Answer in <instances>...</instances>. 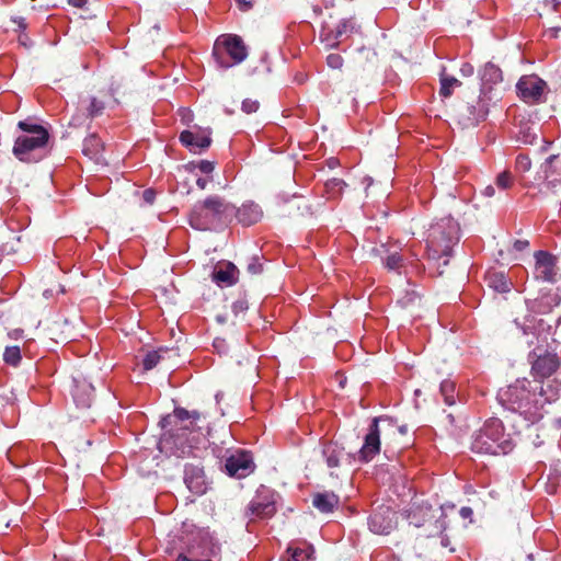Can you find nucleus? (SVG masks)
I'll return each instance as SVG.
<instances>
[{"label": "nucleus", "mask_w": 561, "mask_h": 561, "mask_svg": "<svg viewBox=\"0 0 561 561\" xmlns=\"http://www.w3.org/2000/svg\"><path fill=\"white\" fill-rule=\"evenodd\" d=\"M489 107L484 98L478 96L472 102H468L458 107L459 123L463 127L476 126L488 116Z\"/></svg>", "instance_id": "nucleus-11"}, {"label": "nucleus", "mask_w": 561, "mask_h": 561, "mask_svg": "<svg viewBox=\"0 0 561 561\" xmlns=\"http://www.w3.org/2000/svg\"><path fill=\"white\" fill-rule=\"evenodd\" d=\"M236 2L239 4L240 9L243 11L249 10L252 7L251 1H249V0H236Z\"/></svg>", "instance_id": "nucleus-53"}, {"label": "nucleus", "mask_w": 561, "mask_h": 561, "mask_svg": "<svg viewBox=\"0 0 561 561\" xmlns=\"http://www.w3.org/2000/svg\"><path fill=\"white\" fill-rule=\"evenodd\" d=\"M381 253L386 254L382 259L383 265L389 271H399L403 266V257L398 251V247H388L381 244Z\"/></svg>", "instance_id": "nucleus-25"}, {"label": "nucleus", "mask_w": 561, "mask_h": 561, "mask_svg": "<svg viewBox=\"0 0 561 561\" xmlns=\"http://www.w3.org/2000/svg\"><path fill=\"white\" fill-rule=\"evenodd\" d=\"M103 149H104L103 141L95 134L89 135L83 140L82 152L84 156L89 157L92 160L98 161L100 159V156H101V152L103 151Z\"/></svg>", "instance_id": "nucleus-27"}, {"label": "nucleus", "mask_w": 561, "mask_h": 561, "mask_svg": "<svg viewBox=\"0 0 561 561\" xmlns=\"http://www.w3.org/2000/svg\"><path fill=\"white\" fill-rule=\"evenodd\" d=\"M531 168V160L527 154L519 153L515 160V170L519 173L528 172Z\"/></svg>", "instance_id": "nucleus-39"}, {"label": "nucleus", "mask_w": 561, "mask_h": 561, "mask_svg": "<svg viewBox=\"0 0 561 561\" xmlns=\"http://www.w3.org/2000/svg\"><path fill=\"white\" fill-rule=\"evenodd\" d=\"M522 329H523V333H524V334H528V328L523 327Z\"/></svg>", "instance_id": "nucleus-63"}, {"label": "nucleus", "mask_w": 561, "mask_h": 561, "mask_svg": "<svg viewBox=\"0 0 561 561\" xmlns=\"http://www.w3.org/2000/svg\"><path fill=\"white\" fill-rule=\"evenodd\" d=\"M213 57L218 68L229 69L247 59L248 48L240 36L222 34L214 43Z\"/></svg>", "instance_id": "nucleus-7"}, {"label": "nucleus", "mask_w": 561, "mask_h": 561, "mask_svg": "<svg viewBox=\"0 0 561 561\" xmlns=\"http://www.w3.org/2000/svg\"><path fill=\"white\" fill-rule=\"evenodd\" d=\"M21 350L19 346H7L3 353V360L12 366H18L21 362Z\"/></svg>", "instance_id": "nucleus-36"}, {"label": "nucleus", "mask_w": 561, "mask_h": 561, "mask_svg": "<svg viewBox=\"0 0 561 561\" xmlns=\"http://www.w3.org/2000/svg\"><path fill=\"white\" fill-rule=\"evenodd\" d=\"M161 359L160 354L157 351H151L146 354L142 360V366L145 370H150L154 368Z\"/></svg>", "instance_id": "nucleus-40"}, {"label": "nucleus", "mask_w": 561, "mask_h": 561, "mask_svg": "<svg viewBox=\"0 0 561 561\" xmlns=\"http://www.w3.org/2000/svg\"><path fill=\"white\" fill-rule=\"evenodd\" d=\"M530 358H534L531 370L536 377L546 378L551 376L559 367V358L556 354L547 353L541 355L534 350L529 354Z\"/></svg>", "instance_id": "nucleus-16"}, {"label": "nucleus", "mask_w": 561, "mask_h": 561, "mask_svg": "<svg viewBox=\"0 0 561 561\" xmlns=\"http://www.w3.org/2000/svg\"><path fill=\"white\" fill-rule=\"evenodd\" d=\"M225 468L229 477L242 479L255 470V463L250 451L238 449L227 457Z\"/></svg>", "instance_id": "nucleus-10"}, {"label": "nucleus", "mask_w": 561, "mask_h": 561, "mask_svg": "<svg viewBox=\"0 0 561 561\" xmlns=\"http://www.w3.org/2000/svg\"><path fill=\"white\" fill-rule=\"evenodd\" d=\"M513 182L514 179L510 171L501 172L495 179V185L501 190H507L512 187Z\"/></svg>", "instance_id": "nucleus-38"}, {"label": "nucleus", "mask_w": 561, "mask_h": 561, "mask_svg": "<svg viewBox=\"0 0 561 561\" xmlns=\"http://www.w3.org/2000/svg\"><path fill=\"white\" fill-rule=\"evenodd\" d=\"M449 543H450V542H449L448 537H447V536H442L440 545H442L443 547H446V548H447V547L449 546Z\"/></svg>", "instance_id": "nucleus-58"}, {"label": "nucleus", "mask_w": 561, "mask_h": 561, "mask_svg": "<svg viewBox=\"0 0 561 561\" xmlns=\"http://www.w3.org/2000/svg\"><path fill=\"white\" fill-rule=\"evenodd\" d=\"M184 483L195 495H202L207 490V483L203 468L195 465H186L184 469Z\"/></svg>", "instance_id": "nucleus-17"}, {"label": "nucleus", "mask_w": 561, "mask_h": 561, "mask_svg": "<svg viewBox=\"0 0 561 561\" xmlns=\"http://www.w3.org/2000/svg\"><path fill=\"white\" fill-rule=\"evenodd\" d=\"M238 274L239 271L234 264L224 263L215 267L213 280L220 287L232 286L238 280Z\"/></svg>", "instance_id": "nucleus-19"}, {"label": "nucleus", "mask_w": 561, "mask_h": 561, "mask_svg": "<svg viewBox=\"0 0 561 561\" xmlns=\"http://www.w3.org/2000/svg\"><path fill=\"white\" fill-rule=\"evenodd\" d=\"M209 182V179H206V178H198L197 181H196V185L201 188V190H205L207 184Z\"/></svg>", "instance_id": "nucleus-54"}, {"label": "nucleus", "mask_w": 561, "mask_h": 561, "mask_svg": "<svg viewBox=\"0 0 561 561\" xmlns=\"http://www.w3.org/2000/svg\"><path fill=\"white\" fill-rule=\"evenodd\" d=\"M528 245H529V242H528L527 240H517V241H515V243H514V248H515L517 251H523V250H525Z\"/></svg>", "instance_id": "nucleus-51"}, {"label": "nucleus", "mask_w": 561, "mask_h": 561, "mask_svg": "<svg viewBox=\"0 0 561 561\" xmlns=\"http://www.w3.org/2000/svg\"><path fill=\"white\" fill-rule=\"evenodd\" d=\"M481 80L483 83H497L502 81V70L496 65L488 62L482 69Z\"/></svg>", "instance_id": "nucleus-30"}, {"label": "nucleus", "mask_w": 561, "mask_h": 561, "mask_svg": "<svg viewBox=\"0 0 561 561\" xmlns=\"http://www.w3.org/2000/svg\"><path fill=\"white\" fill-rule=\"evenodd\" d=\"M94 396V387L85 381H76L72 397L77 404L80 408H89L92 403Z\"/></svg>", "instance_id": "nucleus-22"}, {"label": "nucleus", "mask_w": 561, "mask_h": 561, "mask_svg": "<svg viewBox=\"0 0 561 561\" xmlns=\"http://www.w3.org/2000/svg\"><path fill=\"white\" fill-rule=\"evenodd\" d=\"M541 444H542V442H541V440H540V442H536V440H534V445H535L536 447L540 446Z\"/></svg>", "instance_id": "nucleus-64"}, {"label": "nucleus", "mask_w": 561, "mask_h": 561, "mask_svg": "<svg viewBox=\"0 0 561 561\" xmlns=\"http://www.w3.org/2000/svg\"><path fill=\"white\" fill-rule=\"evenodd\" d=\"M354 30V23L351 20H342L336 27L328 34L322 33V41L327 42L329 47H336L340 43V39L352 33Z\"/></svg>", "instance_id": "nucleus-23"}, {"label": "nucleus", "mask_w": 561, "mask_h": 561, "mask_svg": "<svg viewBox=\"0 0 561 561\" xmlns=\"http://www.w3.org/2000/svg\"><path fill=\"white\" fill-rule=\"evenodd\" d=\"M346 186V183L341 179H330L325 182V193L328 195V198H337L343 192V188Z\"/></svg>", "instance_id": "nucleus-34"}, {"label": "nucleus", "mask_w": 561, "mask_h": 561, "mask_svg": "<svg viewBox=\"0 0 561 561\" xmlns=\"http://www.w3.org/2000/svg\"><path fill=\"white\" fill-rule=\"evenodd\" d=\"M380 423H387L389 427H392L390 421L383 417L373 419L368 432L364 437V444L359 450V457L363 461L367 462L371 460L380 451V435L382 428Z\"/></svg>", "instance_id": "nucleus-9"}, {"label": "nucleus", "mask_w": 561, "mask_h": 561, "mask_svg": "<svg viewBox=\"0 0 561 561\" xmlns=\"http://www.w3.org/2000/svg\"><path fill=\"white\" fill-rule=\"evenodd\" d=\"M396 524V512L388 506H380L368 518L370 531L377 535L390 534Z\"/></svg>", "instance_id": "nucleus-14"}, {"label": "nucleus", "mask_w": 561, "mask_h": 561, "mask_svg": "<svg viewBox=\"0 0 561 561\" xmlns=\"http://www.w3.org/2000/svg\"><path fill=\"white\" fill-rule=\"evenodd\" d=\"M327 64L332 69H341L343 66V58L339 54H330L327 57Z\"/></svg>", "instance_id": "nucleus-42"}, {"label": "nucleus", "mask_w": 561, "mask_h": 561, "mask_svg": "<svg viewBox=\"0 0 561 561\" xmlns=\"http://www.w3.org/2000/svg\"><path fill=\"white\" fill-rule=\"evenodd\" d=\"M436 523L438 524L437 527L440 529L442 533L447 528L446 517L443 512L440 513V517L437 519Z\"/></svg>", "instance_id": "nucleus-52"}, {"label": "nucleus", "mask_w": 561, "mask_h": 561, "mask_svg": "<svg viewBox=\"0 0 561 561\" xmlns=\"http://www.w3.org/2000/svg\"><path fill=\"white\" fill-rule=\"evenodd\" d=\"M142 199L147 205L153 204L156 199V192L152 188H147L142 192Z\"/></svg>", "instance_id": "nucleus-46"}, {"label": "nucleus", "mask_w": 561, "mask_h": 561, "mask_svg": "<svg viewBox=\"0 0 561 561\" xmlns=\"http://www.w3.org/2000/svg\"><path fill=\"white\" fill-rule=\"evenodd\" d=\"M87 115L90 118H94L103 113L104 103L94 96L89 99V104L84 107Z\"/></svg>", "instance_id": "nucleus-37"}, {"label": "nucleus", "mask_w": 561, "mask_h": 561, "mask_svg": "<svg viewBox=\"0 0 561 561\" xmlns=\"http://www.w3.org/2000/svg\"><path fill=\"white\" fill-rule=\"evenodd\" d=\"M556 383V391L547 394L542 387L539 393L531 388V382L526 379H517L505 389H501L497 398L500 403L507 410L517 412L531 424L538 422L543 415V405L556 400L561 390V383Z\"/></svg>", "instance_id": "nucleus-1"}, {"label": "nucleus", "mask_w": 561, "mask_h": 561, "mask_svg": "<svg viewBox=\"0 0 561 561\" xmlns=\"http://www.w3.org/2000/svg\"><path fill=\"white\" fill-rule=\"evenodd\" d=\"M473 66L469 62H465L462 64L461 68H460V72L462 73V76L465 77H470L473 75Z\"/></svg>", "instance_id": "nucleus-48"}, {"label": "nucleus", "mask_w": 561, "mask_h": 561, "mask_svg": "<svg viewBox=\"0 0 561 561\" xmlns=\"http://www.w3.org/2000/svg\"><path fill=\"white\" fill-rule=\"evenodd\" d=\"M313 506L322 513H331L339 504V496L333 492L317 493L312 500Z\"/></svg>", "instance_id": "nucleus-24"}, {"label": "nucleus", "mask_w": 561, "mask_h": 561, "mask_svg": "<svg viewBox=\"0 0 561 561\" xmlns=\"http://www.w3.org/2000/svg\"><path fill=\"white\" fill-rule=\"evenodd\" d=\"M515 447L511 434L500 419L491 417L472 435L471 450L483 455H507Z\"/></svg>", "instance_id": "nucleus-3"}, {"label": "nucleus", "mask_w": 561, "mask_h": 561, "mask_svg": "<svg viewBox=\"0 0 561 561\" xmlns=\"http://www.w3.org/2000/svg\"><path fill=\"white\" fill-rule=\"evenodd\" d=\"M249 515L257 518H268L276 512L273 501L263 500L261 496H255L248 506Z\"/></svg>", "instance_id": "nucleus-21"}, {"label": "nucleus", "mask_w": 561, "mask_h": 561, "mask_svg": "<svg viewBox=\"0 0 561 561\" xmlns=\"http://www.w3.org/2000/svg\"><path fill=\"white\" fill-rule=\"evenodd\" d=\"M558 305L559 299L557 297L546 295L527 301L528 309L535 313H548Z\"/></svg>", "instance_id": "nucleus-26"}, {"label": "nucleus", "mask_w": 561, "mask_h": 561, "mask_svg": "<svg viewBox=\"0 0 561 561\" xmlns=\"http://www.w3.org/2000/svg\"><path fill=\"white\" fill-rule=\"evenodd\" d=\"M495 193V188L492 185H489L484 188L483 194L488 197H492Z\"/></svg>", "instance_id": "nucleus-56"}, {"label": "nucleus", "mask_w": 561, "mask_h": 561, "mask_svg": "<svg viewBox=\"0 0 561 561\" xmlns=\"http://www.w3.org/2000/svg\"><path fill=\"white\" fill-rule=\"evenodd\" d=\"M194 167L204 174H210L215 169L214 162L208 160H201Z\"/></svg>", "instance_id": "nucleus-44"}, {"label": "nucleus", "mask_w": 561, "mask_h": 561, "mask_svg": "<svg viewBox=\"0 0 561 561\" xmlns=\"http://www.w3.org/2000/svg\"><path fill=\"white\" fill-rule=\"evenodd\" d=\"M11 21L16 25L15 31H19L21 33L26 31L27 23H26L24 18H22V16H12Z\"/></svg>", "instance_id": "nucleus-45"}, {"label": "nucleus", "mask_w": 561, "mask_h": 561, "mask_svg": "<svg viewBox=\"0 0 561 561\" xmlns=\"http://www.w3.org/2000/svg\"><path fill=\"white\" fill-rule=\"evenodd\" d=\"M459 513H460L461 517L468 518L472 515V510L470 507L466 506V507H461Z\"/></svg>", "instance_id": "nucleus-55"}, {"label": "nucleus", "mask_w": 561, "mask_h": 561, "mask_svg": "<svg viewBox=\"0 0 561 561\" xmlns=\"http://www.w3.org/2000/svg\"><path fill=\"white\" fill-rule=\"evenodd\" d=\"M460 85L461 82L455 77L442 73L439 95L443 98H449L453 94L454 89Z\"/></svg>", "instance_id": "nucleus-32"}, {"label": "nucleus", "mask_w": 561, "mask_h": 561, "mask_svg": "<svg viewBox=\"0 0 561 561\" xmlns=\"http://www.w3.org/2000/svg\"><path fill=\"white\" fill-rule=\"evenodd\" d=\"M234 206L219 196H209L196 204L190 213L188 222L196 230H210L233 214Z\"/></svg>", "instance_id": "nucleus-6"}, {"label": "nucleus", "mask_w": 561, "mask_h": 561, "mask_svg": "<svg viewBox=\"0 0 561 561\" xmlns=\"http://www.w3.org/2000/svg\"><path fill=\"white\" fill-rule=\"evenodd\" d=\"M536 178L542 181L548 188L561 185V148L545 159L537 171Z\"/></svg>", "instance_id": "nucleus-13"}, {"label": "nucleus", "mask_w": 561, "mask_h": 561, "mask_svg": "<svg viewBox=\"0 0 561 561\" xmlns=\"http://www.w3.org/2000/svg\"><path fill=\"white\" fill-rule=\"evenodd\" d=\"M551 145V142L543 140V146L541 148L542 151H547L548 147Z\"/></svg>", "instance_id": "nucleus-59"}, {"label": "nucleus", "mask_w": 561, "mask_h": 561, "mask_svg": "<svg viewBox=\"0 0 561 561\" xmlns=\"http://www.w3.org/2000/svg\"><path fill=\"white\" fill-rule=\"evenodd\" d=\"M232 308L236 312L243 311V310L248 309V305L244 300H238L233 304Z\"/></svg>", "instance_id": "nucleus-50"}, {"label": "nucleus", "mask_w": 561, "mask_h": 561, "mask_svg": "<svg viewBox=\"0 0 561 561\" xmlns=\"http://www.w3.org/2000/svg\"><path fill=\"white\" fill-rule=\"evenodd\" d=\"M336 164H337V161H336V160H334V159H330V160H329V167H330V168H333V167H335Z\"/></svg>", "instance_id": "nucleus-61"}, {"label": "nucleus", "mask_w": 561, "mask_h": 561, "mask_svg": "<svg viewBox=\"0 0 561 561\" xmlns=\"http://www.w3.org/2000/svg\"><path fill=\"white\" fill-rule=\"evenodd\" d=\"M19 43L25 47H30L32 45L31 39L25 32L19 35Z\"/></svg>", "instance_id": "nucleus-49"}, {"label": "nucleus", "mask_w": 561, "mask_h": 561, "mask_svg": "<svg viewBox=\"0 0 561 561\" xmlns=\"http://www.w3.org/2000/svg\"><path fill=\"white\" fill-rule=\"evenodd\" d=\"M460 238L459 224L450 216L433 222L426 234L428 256L433 260L448 257Z\"/></svg>", "instance_id": "nucleus-5"}, {"label": "nucleus", "mask_w": 561, "mask_h": 561, "mask_svg": "<svg viewBox=\"0 0 561 561\" xmlns=\"http://www.w3.org/2000/svg\"><path fill=\"white\" fill-rule=\"evenodd\" d=\"M224 342H225L224 340H216V341L214 342V346H215V347H217V345H218L219 343H224Z\"/></svg>", "instance_id": "nucleus-62"}, {"label": "nucleus", "mask_w": 561, "mask_h": 561, "mask_svg": "<svg viewBox=\"0 0 561 561\" xmlns=\"http://www.w3.org/2000/svg\"><path fill=\"white\" fill-rule=\"evenodd\" d=\"M323 457L329 468H336L344 456V448L336 443H328L323 446Z\"/></svg>", "instance_id": "nucleus-28"}, {"label": "nucleus", "mask_w": 561, "mask_h": 561, "mask_svg": "<svg viewBox=\"0 0 561 561\" xmlns=\"http://www.w3.org/2000/svg\"><path fill=\"white\" fill-rule=\"evenodd\" d=\"M485 279L489 287H491L497 293L504 294L511 290L512 283L502 272H489Z\"/></svg>", "instance_id": "nucleus-29"}, {"label": "nucleus", "mask_w": 561, "mask_h": 561, "mask_svg": "<svg viewBox=\"0 0 561 561\" xmlns=\"http://www.w3.org/2000/svg\"><path fill=\"white\" fill-rule=\"evenodd\" d=\"M288 552H290L288 561H311L314 549L312 546H305L304 548H288Z\"/></svg>", "instance_id": "nucleus-35"}, {"label": "nucleus", "mask_w": 561, "mask_h": 561, "mask_svg": "<svg viewBox=\"0 0 561 561\" xmlns=\"http://www.w3.org/2000/svg\"><path fill=\"white\" fill-rule=\"evenodd\" d=\"M538 138L537 127L533 124L520 125L518 131V140L525 145H533Z\"/></svg>", "instance_id": "nucleus-33"}, {"label": "nucleus", "mask_w": 561, "mask_h": 561, "mask_svg": "<svg viewBox=\"0 0 561 561\" xmlns=\"http://www.w3.org/2000/svg\"><path fill=\"white\" fill-rule=\"evenodd\" d=\"M263 271V265L257 256L251 257L248 264V272L251 274H260Z\"/></svg>", "instance_id": "nucleus-43"}, {"label": "nucleus", "mask_w": 561, "mask_h": 561, "mask_svg": "<svg viewBox=\"0 0 561 561\" xmlns=\"http://www.w3.org/2000/svg\"><path fill=\"white\" fill-rule=\"evenodd\" d=\"M238 221L243 226H252L259 222L263 217V210L254 202H245L239 208H234Z\"/></svg>", "instance_id": "nucleus-18"}, {"label": "nucleus", "mask_w": 561, "mask_h": 561, "mask_svg": "<svg viewBox=\"0 0 561 561\" xmlns=\"http://www.w3.org/2000/svg\"><path fill=\"white\" fill-rule=\"evenodd\" d=\"M215 398H216V401L219 402L224 398V393L222 392H217Z\"/></svg>", "instance_id": "nucleus-60"}, {"label": "nucleus", "mask_w": 561, "mask_h": 561, "mask_svg": "<svg viewBox=\"0 0 561 561\" xmlns=\"http://www.w3.org/2000/svg\"><path fill=\"white\" fill-rule=\"evenodd\" d=\"M535 257V268H534V277L537 280L547 282V283H556L558 279V265H557V256L552 255L547 251H537L534 254Z\"/></svg>", "instance_id": "nucleus-12"}, {"label": "nucleus", "mask_w": 561, "mask_h": 561, "mask_svg": "<svg viewBox=\"0 0 561 561\" xmlns=\"http://www.w3.org/2000/svg\"><path fill=\"white\" fill-rule=\"evenodd\" d=\"M409 519L410 524L414 525L415 527H421L424 524V520L417 517L416 512H410Z\"/></svg>", "instance_id": "nucleus-47"}, {"label": "nucleus", "mask_w": 561, "mask_h": 561, "mask_svg": "<svg viewBox=\"0 0 561 561\" xmlns=\"http://www.w3.org/2000/svg\"><path fill=\"white\" fill-rule=\"evenodd\" d=\"M198 538L202 546V554L220 561L221 545L218 538L208 530H199Z\"/></svg>", "instance_id": "nucleus-20"}, {"label": "nucleus", "mask_w": 561, "mask_h": 561, "mask_svg": "<svg viewBox=\"0 0 561 561\" xmlns=\"http://www.w3.org/2000/svg\"><path fill=\"white\" fill-rule=\"evenodd\" d=\"M440 394L444 399V402L447 405H454L456 403L457 393H456V383L450 379H445L440 382L439 387Z\"/></svg>", "instance_id": "nucleus-31"}, {"label": "nucleus", "mask_w": 561, "mask_h": 561, "mask_svg": "<svg viewBox=\"0 0 561 561\" xmlns=\"http://www.w3.org/2000/svg\"><path fill=\"white\" fill-rule=\"evenodd\" d=\"M259 107H260V103L256 100L245 99L242 101L241 110L245 114L255 113L259 110Z\"/></svg>", "instance_id": "nucleus-41"}, {"label": "nucleus", "mask_w": 561, "mask_h": 561, "mask_svg": "<svg viewBox=\"0 0 561 561\" xmlns=\"http://www.w3.org/2000/svg\"><path fill=\"white\" fill-rule=\"evenodd\" d=\"M18 127L24 133L20 135L14 142L12 152L16 159L22 162H37L43 158L49 134L48 130L36 123L21 121Z\"/></svg>", "instance_id": "nucleus-4"}, {"label": "nucleus", "mask_w": 561, "mask_h": 561, "mask_svg": "<svg viewBox=\"0 0 561 561\" xmlns=\"http://www.w3.org/2000/svg\"><path fill=\"white\" fill-rule=\"evenodd\" d=\"M174 430L169 435L174 454L178 457H186L201 443L204 434L201 427L194 424L199 420L197 411H187L184 408H176L173 412Z\"/></svg>", "instance_id": "nucleus-2"}, {"label": "nucleus", "mask_w": 561, "mask_h": 561, "mask_svg": "<svg viewBox=\"0 0 561 561\" xmlns=\"http://www.w3.org/2000/svg\"><path fill=\"white\" fill-rule=\"evenodd\" d=\"M518 98L529 105L540 104L547 101L549 87L537 75L522 76L516 83Z\"/></svg>", "instance_id": "nucleus-8"}, {"label": "nucleus", "mask_w": 561, "mask_h": 561, "mask_svg": "<svg viewBox=\"0 0 561 561\" xmlns=\"http://www.w3.org/2000/svg\"><path fill=\"white\" fill-rule=\"evenodd\" d=\"M23 334V331L22 330H14L13 332H11L9 335L12 337V339H19L21 337Z\"/></svg>", "instance_id": "nucleus-57"}, {"label": "nucleus", "mask_w": 561, "mask_h": 561, "mask_svg": "<svg viewBox=\"0 0 561 561\" xmlns=\"http://www.w3.org/2000/svg\"><path fill=\"white\" fill-rule=\"evenodd\" d=\"M210 135L209 128H198L196 131L183 130L180 134V141L193 153H199L210 146Z\"/></svg>", "instance_id": "nucleus-15"}]
</instances>
